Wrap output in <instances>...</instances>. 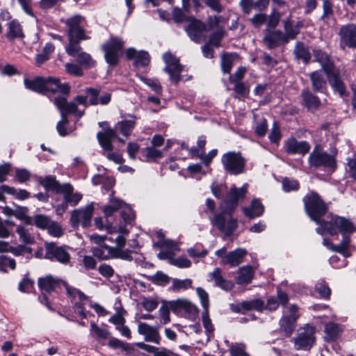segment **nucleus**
<instances>
[{"label": "nucleus", "instance_id": "39448f33", "mask_svg": "<svg viewBox=\"0 0 356 356\" xmlns=\"http://www.w3.org/2000/svg\"><path fill=\"white\" fill-rule=\"evenodd\" d=\"M25 87L31 90L39 92H60L67 94L70 87L66 83H61L59 79L55 77H36L34 79H24Z\"/></svg>", "mask_w": 356, "mask_h": 356}, {"label": "nucleus", "instance_id": "052dcab7", "mask_svg": "<svg viewBox=\"0 0 356 356\" xmlns=\"http://www.w3.org/2000/svg\"><path fill=\"white\" fill-rule=\"evenodd\" d=\"M46 229L50 235L57 238L61 236L63 234L61 227L53 220H51L50 225H48Z\"/></svg>", "mask_w": 356, "mask_h": 356}, {"label": "nucleus", "instance_id": "cd10ccee", "mask_svg": "<svg viewBox=\"0 0 356 356\" xmlns=\"http://www.w3.org/2000/svg\"><path fill=\"white\" fill-rule=\"evenodd\" d=\"M325 72L317 70L309 74L312 89L314 92H324L326 88V78Z\"/></svg>", "mask_w": 356, "mask_h": 356}, {"label": "nucleus", "instance_id": "e433bc0d", "mask_svg": "<svg viewBox=\"0 0 356 356\" xmlns=\"http://www.w3.org/2000/svg\"><path fill=\"white\" fill-rule=\"evenodd\" d=\"M243 209L245 216L251 219L261 216L264 212V207L257 200H253L250 207Z\"/></svg>", "mask_w": 356, "mask_h": 356}, {"label": "nucleus", "instance_id": "69168bd1", "mask_svg": "<svg viewBox=\"0 0 356 356\" xmlns=\"http://www.w3.org/2000/svg\"><path fill=\"white\" fill-rule=\"evenodd\" d=\"M66 72L73 76H81L83 75V70L79 65L74 63H66L65 65Z\"/></svg>", "mask_w": 356, "mask_h": 356}, {"label": "nucleus", "instance_id": "9d476101", "mask_svg": "<svg viewBox=\"0 0 356 356\" xmlns=\"http://www.w3.org/2000/svg\"><path fill=\"white\" fill-rule=\"evenodd\" d=\"M87 97L77 96L73 101L67 102V100L63 97H58L54 98V104L60 111L67 113L68 114H74L77 117L81 118L83 115V112L79 111L77 106L83 105L86 106Z\"/></svg>", "mask_w": 356, "mask_h": 356}, {"label": "nucleus", "instance_id": "5701e85b", "mask_svg": "<svg viewBox=\"0 0 356 356\" xmlns=\"http://www.w3.org/2000/svg\"><path fill=\"white\" fill-rule=\"evenodd\" d=\"M125 54L128 59L134 60V65L137 67L147 66L150 61L149 54L145 51H138L134 48H129Z\"/></svg>", "mask_w": 356, "mask_h": 356}, {"label": "nucleus", "instance_id": "8fccbe9b", "mask_svg": "<svg viewBox=\"0 0 356 356\" xmlns=\"http://www.w3.org/2000/svg\"><path fill=\"white\" fill-rule=\"evenodd\" d=\"M315 289L321 298L325 299L330 298L331 289L324 280L318 281L315 285Z\"/></svg>", "mask_w": 356, "mask_h": 356}, {"label": "nucleus", "instance_id": "09e8293b", "mask_svg": "<svg viewBox=\"0 0 356 356\" xmlns=\"http://www.w3.org/2000/svg\"><path fill=\"white\" fill-rule=\"evenodd\" d=\"M51 220L49 216L43 214H37L33 216L34 225L41 229H46Z\"/></svg>", "mask_w": 356, "mask_h": 356}, {"label": "nucleus", "instance_id": "49530a36", "mask_svg": "<svg viewBox=\"0 0 356 356\" xmlns=\"http://www.w3.org/2000/svg\"><path fill=\"white\" fill-rule=\"evenodd\" d=\"M62 284V289H65L67 295L72 298H78L80 300H85L87 299V296L79 289L70 286L66 282H63Z\"/></svg>", "mask_w": 356, "mask_h": 356}, {"label": "nucleus", "instance_id": "2eb2a0df", "mask_svg": "<svg viewBox=\"0 0 356 356\" xmlns=\"http://www.w3.org/2000/svg\"><path fill=\"white\" fill-rule=\"evenodd\" d=\"M188 37L196 43H202L207 38V26L199 20L193 19L185 28Z\"/></svg>", "mask_w": 356, "mask_h": 356}, {"label": "nucleus", "instance_id": "4d7b16f0", "mask_svg": "<svg viewBox=\"0 0 356 356\" xmlns=\"http://www.w3.org/2000/svg\"><path fill=\"white\" fill-rule=\"evenodd\" d=\"M202 321L203 326L207 334L209 335L210 334H212L214 330V327L212 324L211 320L209 316V310H205L202 312Z\"/></svg>", "mask_w": 356, "mask_h": 356}, {"label": "nucleus", "instance_id": "4c0bfd02", "mask_svg": "<svg viewBox=\"0 0 356 356\" xmlns=\"http://www.w3.org/2000/svg\"><path fill=\"white\" fill-rule=\"evenodd\" d=\"M90 332L91 336L99 342L107 339L111 335L108 330L100 327L95 322L90 323Z\"/></svg>", "mask_w": 356, "mask_h": 356}, {"label": "nucleus", "instance_id": "f704fd0d", "mask_svg": "<svg viewBox=\"0 0 356 356\" xmlns=\"http://www.w3.org/2000/svg\"><path fill=\"white\" fill-rule=\"evenodd\" d=\"M303 105L309 110L316 109L321 104L317 96L314 95L308 90H303L301 92Z\"/></svg>", "mask_w": 356, "mask_h": 356}, {"label": "nucleus", "instance_id": "f8f14e48", "mask_svg": "<svg viewBox=\"0 0 356 356\" xmlns=\"http://www.w3.org/2000/svg\"><path fill=\"white\" fill-rule=\"evenodd\" d=\"M44 258L66 265L70 262L71 256L66 246H58L54 243H46Z\"/></svg>", "mask_w": 356, "mask_h": 356}, {"label": "nucleus", "instance_id": "20e7f679", "mask_svg": "<svg viewBox=\"0 0 356 356\" xmlns=\"http://www.w3.org/2000/svg\"><path fill=\"white\" fill-rule=\"evenodd\" d=\"M316 222L320 225L316 231L321 235H323L325 232L332 236L337 235L338 232L342 235L356 232V227L350 220L339 216L331 214L330 220H321L318 218Z\"/></svg>", "mask_w": 356, "mask_h": 356}, {"label": "nucleus", "instance_id": "58836bf2", "mask_svg": "<svg viewBox=\"0 0 356 356\" xmlns=\"http://www.w3.org/2000/svg\"><path fill=\"white\" fill-rule=\"evenodd\" d=\"M309 163L316 167L334 168L336 166L334 157H309Z\"/></svg>", "mask_w": 356, "mask_h": 356}, {"label": "nucleus", "instance_id": "f257e3e1", "mask_svg": "<svg viewBox=\"0 0 356 356\" xmlns=\"http://www.w3.org/2000/svg\"><path fill=\"white\" fill-rule=\"evenodd\" d=\"M247 190V184L238 189L236 187L231 188L225 200L220 206L222 213L216 214L214 218L211 220L212 224L227 236L231 235L236 229L237 221L231 218L226 220L223 214H231L234 211L238 202L245 197Z\"/></svg>", "mask_w": 356, "mask_h": 356}, {"label": "nucleus", "instance_id": "ea45409f", "mask_svg": "<svg viewBox=\"0 0 356 356\" xmlns=\"http://www.w3.org/2000/svg\"><path fill=\"white\" fill-rule=\"evenodd\" d=\"M324 332L325 333V340L327 341H332L338 337L341 332V329L338 324L330 322L325 325Z\"/></svg>", "mask_w": 356, "mask_h": 356}, {"label": "nucleus", "instance_id": "774afa93", "mask_svg": "<svg viewBox=\"0 0 356 356\" xmlns=\"http://www.w3.org/2000/svg\"><path fill=\"white\" fill-rule=\"evenodd\" d=\"M233 65L232 59L230 56L224 54L221 58V67L224 73H230Z\"/></svg>", "mask_w": 356, "mask_h": 356}, {"label": "nucleus", "instance_id": "de8ad7c7", "mask_svg": "<svg viewBox=\"0 0 356 356\" xmlns=\"http://www.w3.org/2000/svg\"><path fill=\"white\" fill-rule=\"evenodd\" d=\"M294 54L297 58H301L304 62L307 63L310 58V53L303 43L298 42L294 48Z\"/></svg>", "mask_w": 356, "mask_h": 356}, {"label": "nucleus", "instance_id": "412c9836", "mask_svg": "<svg viewBox=\"0 0 356 356\" xmlns=\"http://www.w3.org/2000/svg\"><path fill=\"white\" fill-rule=\"evenodd\" d=\"M284 147L289 154H298L305 155L309 152L311 147L308 142L298 141L294 138H291L284 142Z\"/></svg>", "mask_w": 356, "mask_h": 356}, {"label": "nucleus", "instance_id": "7ed1b4c3", "mask_svg": "<svg viewBox=\"0 0 356 356\" xmlns=\"http://www.w3.org/2000/svg\"><path fill=\"white\" fill-rule=\"evenodd\" d=\"M131 120H123L115 124L114 129L108 127L97 135L98 141L101 147L106 150L111 151L113 149L112 143L115 138H118L117 131L124 136L129 137L135 127L136 117L130 115Z\"/></svg>", "mask_w": 356, "mask_h": 356}, {"label": "nucleus", "instance_id": "f03ea898", "mask_svg": "<svg viewBox=\"0 0 356 356\" xmlns=\"http://www.w3.org/2000/svg\"><path fill=\"white\" fill-rule=\"evenodd\" d=\"M67 26V33L69 43L65 47L67 54L74 56L81 50L79 42L90 38L86 34L85 29V17L80 15H75L63 21Z\"/></svg>", "mask_w": 356, "mask_h": 356}, {"label": "nucleus", "instance_id": "c9c22d12", "mask_svg": "<svg viewBox=\"0 0 356 356\" xmlns=\"http://www.w3.org/2000/svg\"><path fill=\"white\" fill-rule=\"evenodd\" d=\"M254 277V270L250 266H245L238 270L236 282L239 284L250 283Z\"/></svg>", "mask_w": 356, "mask_h": 356}, {"label": "nucleus", "instance_id": "5fc2aeb1", "mask_svg": "<svg viewBox=\"0 0 356 356\" xmlns=\"http://www.w3.org/2000/svg\"><path fill=\"white\" fill-rule=\"evenodd\" d=\"M121 216L126 224H131L135 219L134 211L127 204L121 211Z\"/></svg>", "mask_w": 356, "mask_h": 356}, {"label": "nucleus", "instance_id": "b1692460", "mask_svg": "<svg viewBox=\"0 0 356 356\" xmlns=\"http://www.w3.org/2000/svg\"><path fill=\"white\" fill-rule=\"evenodd\" d=\"M64 281L56 279L51 275L40 278L38 280V285L43 293H51L56 291L58 289H62V282Z\"/></svg>", "mask_w": 356, "mask_h": 356}, {"label": "nucleus", "instance_id": "338daca9", "mask_svg": "<svg viewBox=\"0 0 356 356\" xmlns=\"http://www.w3.org/2000/svg\"><path fill=\"white\" fill-rule=\"evenodd\" d=\"M170 264L179 268H188L191 265V262L186 257H179L178 258H172L170 260Z\"/></svg>", "mask_w": 356, "mask_h": 356}, {"label": "nucleus", "instance_id": "c85d7f7f", "mask_svg": "<svg viewBox=\"0 0 356 356\" xmlns=\"http://www.w3.org/2000/svg\"><path fill=\"white\" fill-rule=\"evenodd\" d=\"M223 163L227 171L232 174H239L243 172L244 161L243 157H226Z\"/></svg>", "mask_w": 356, "mask_h": 356}, {"label": "nucleus", "instance_id": "aec40b11", "mask_svg": "<svg viewBox=\"0 0 356 356\" xmlns=\"http://www.w3.org/2000/svg\"><path fill=\"white\" fill-rule=\"evenodd\" d=\"M73 186L70 184H64L60 194L63 195L62 203L63 211H65L68 204L76 205L82 199V195L79 193H74Z\"/></svg>", "mask_w": 356, "mask_h": 356}, {"label": "nucleus", "instance_id": "37998d69", "mask_svg": "<svg viewBox=\"0 0 356 356\" xmlns=\"http://www.w3.org/2000/svg\"><path fill=\"white\" fill-rule=\"evenodd\" d=\"M74 57H76V62L81 66L90 68L95 65V61L92 58L91 56L81 49L79 53H76Z\"/></svg>", "mask_w": 356, "mask_h": 356}, {"label": "nucleus", "instance_id": "603ef678", "mask_svg": "<svg viewBox=\"0 0 356 356\" xmlns=\"http://www.w3.org/2000/svg\"><path fill=\"white\" fill-rule=\"evenodd\" d=\"M225 35V31L222 27L218 29L217 31L211 35L209 42L216 47H220V42Z\"/></svg>", "mask_w": 356, "mask_h": 356}, {"label": "nucleus", "instance_id": "f3484780", "mask_svg": "<svg viewBox=\"0 0 356 356\" xmlns=\"http://www.w3.org/2000/svg\"><path fill=\"white\" fill-rule=\"evenodd\" d=\"M291 13L282 20L284 31L283 35L285 37V42L288 43L290 40L296 38L300 29L303 26V22L298 21L296 23L291 19Z\"/></svg>", "mask_w": 356, "mask_h": 356}, {"label": "nucleus", "instance_id": "ddd939ff", "mask_svg": "<svg viewBox=\"0 0 356 356\" xmlns=\"http://www.w3.org/2000/svg\"><path fill=\"white\" fill-rule=\"evenodd\" d=\"M339 45L342 49L346 47L356 49V24L349 23L343 25L339 31Z\"/></svg>", "mask_w": 356, "mask_h": 356}, {"label": "nucleus", "instance_id": "e2e57ef3", "mask_svg": "<svg viewBox=\"0 0 356 356\" xmlns=\"http://www.w3.org/2000/svg\"><path fill=\"white\" fill-rule=\"evenodd\" d=\"M143 308L147 312L154 310L159 305V302L152 298H143L141 301Z\"/></svg>", "mask_w": 356, "mask_h": 356}, {"label": "nucleus", "instance_id": "bb28decb", "mask_svg": "<svg viewBox=\"0 0 356 356\" xmlns=\"http://www.w3.org/2000/svg\"><path fill=\"white\" fill-rule=\"evenodd\" d=\"M327 76L329 78L330 86L335 92H337L342 98L347 97L348 96L346 87L339 77L337 72L334 70L330 75H327Z\"/></svg>", "mask_w": 356, "mask_h": 356}, {"label": "nucleus", "instance_id": "c03bdc74", "mask_svg": "<svg viewBox=\"0 0 356 356\" xmlns=\"http://www.w3.org/2000/svg\"><path fill=\"white\" fill-rule=\"evenodd\" d=\"M241 306L243 310L249 311L254 309L258 312H261L265 309L264 301L260 299H254L241 302Z\"/></svg>", "mask_w": 356, "mask_h": 356}, {"label": "nucleus", "instance_id": "680f3d73", "mask_svg": "<svg viewBox=\"0 0 356 356\" xmlns=\"http://www.w3.org/2000/svg\"><path fill=\"white\" fill-rule=\"evenodd\" d=\"M245 345L243 343L232 344L230 347L231 356H249L245 350Z\"/></svg>", "mask_w": 356, "mask_h": 356}, {"label": "nucleus", "instance_id": "2f4dec72", "mask_svg": "<svg viewBox=\"0 0 356 356\" xmlns=\"http://www.w3.org/2000/svg\"><path fill=\"white\" fill-rule=\"evenodd\" d=\"M38 181L46 190L51 191L56 193H60L63 184H60L54 176L49 175L44 178L40 177Z\"/></svg>", "mask_w": 356, "mask_h": 356}, {"label": "nucleus", "instance_id": "4be33fe9", "mask_svg": "<svg viewBox=\"0 0 356 356\" xmlns=\"http://www.w3.org/2000/svg\"><path fill=\"white\" fill-rule=\"evenodd\" d=\"M138 332L144 337L146 341L159 343L160 336L158 327L151 326L146 323L139 322L137 328Z\"/></svg>", "mask_w": 356, "mask_h": 356}, {"label": "nucleus", "instance_id": "473e14b6", "mask_svg": "<svg viewBox=\"0 0 356 356\" xmlns=\"http://www.w3.org/2000/svg\"><path fill=\"white\" fill-rule=\"evenodd\" d=\"M6 36L10 40L22 39L24 37L22 27L19 22L13 20L8 23V31Z\"/></svg>", "mask_w": 356, "mask_h": 356}, {"label": "nucleus", "instance_id": "a19ab883", "mask_svg": "<svg viewBox=\"0 0 356 356\" xmlns=\"http://www.w3.org/2000/svg\"><path fill=\"white\" fill-rule=\"evenodd\" d=\"M0 190L5 193H8L15 196L18 200H26L29 197L30 193L24 189H16L7 185H1Z\"/></svg>", "mask_w": 356, "mask_h": 356}, {"label": "nucleus", "instance_id": "13d9d810", "mask_svg": "<svg viewBox=\"0 0 356 356\" xmlns=\"http://www.w3.org/2000/svg\"><path fill=\"white\" fill-rule=\"evenodd\" d=\"M60 112L61 115V120L57 123L56 129L60 136H65L67 134L65 125L68 124V120L67 118V115H68V113H63L62 111Z\"/></svg>", "mask_w": 356, "mask_h": 356}, {"label": "nucleus", "instance_id": "72a5a7b5", "mask_svg": "<svg viewBox=\"0 0 356 356\" xmlns=\"http://www.w3.org/2000/svg\"><path fill=\"white\" fill-rule=\"evenodd\" d=\"M210 276L214 280L215 285L222 290L229 291L233 288V283L223 278L221 270L219 268H216L214 270L210 273Z\"/></svg>", "mask_w": 356, "mask_h": 356}, {"label": "nucleus", "instance_id": "423d86ee", "mask_svg": "<svg viewBox=\"0 0 356 356\" xmlns=\"http://www.w3.org/2000/svg\"><path fill=\"white\" fill-rule=\"evenodd\" d=\"M90 238L97 243H101L104 240L103 237L95 234L92 235ZM93 254L95 257L104 260L120 259L126 261H131L133 259V257L129 256V252L114 249L113 247L106 244H99V246L95 248Z\"/></svg>", "mask_w": 356, "mask_h": 356}, {"label": "nucleus", "instance_id": "bf43d9fd", "mask_svg": "<svg viewBox=\"0 0 356 356\" xmlns=\"http://www.w3.org/2000/svg\"><path fill=\"white\" fill-rule=\"evenodd\" d=\"M196 292L198 295V297L201 301V304L202 307L204 308V311L209 310V295L206 292L204 289L201 287H198L196 289Z\"/></svg>", "mask_w": 356, "mask_h": 356}, {"label": "nucleus", "instance_id": "4468645a", "mask_svg": "<svg viewBox=\"0 0 356 356\" xmlns=\"http://www.w3.org/2000/svg\"><path fill=\"white\" fill-rule=\"evenodd\" d=\"M93 211L92 203L87 205L85 208L73 211L70 218L72 227H77L80 224L83 227H88L90 225Z\"/></svg>", "mask_w": 356, "mask_h": 356}, {"label": "nucleus", "instance_id": "864d4df0", "mask_svg": "<svg viewBox=\"0 0 356 356\" xmlns=\"http://www.w3.org/2000/svg\"><path fill=\"white\" fill-rule=\"evenodd\" d=\"M192 281L190 279L177 280L175 279L172 281L171 289L172 291H179L180 289H186L191 287Z\"/></svg>", "mask_w": 356, "mask_h": 356}, {"label": "nucleus", "instance_id": "6ab92c4d", "mask_svg": "<svg viewBox=\"0 0 356 356\" xmlns=\"http://www.w3.org/2000/svg\"><path fill=\"white\" fill-rule=\"evenodd\" d=\"M350 234H345L343 236V238L341 243L338 245H334L327 238H324L323 240V245L325 246L330 251L338 252L341 254L345 258H348L350 257L351 254L348 251V248L350 245V239L348 235Z\"/></svg>", "mask_w": 356, "mask_h": 356}, {"label": "nucleus", "instance_id": "3c124183", "mask_svg": "<svg viewBox=\"0 0 356 356\" xmlns=\"http://www.w3.org/2000/svg\"><path fill=\"white\" fill-rule=\"evenodd\" d=\"M280 323V328L288 335H290L292 333L296 327V322L292 321L285 316L281 318Z\"/></svg>", "mask_w": 356, "mask_h": 356}, {"label": "nucleus", "instance_id": "c756f323", "mask_svg": "<svg viewBox=\"0 0 356 356\" xmlns=\"http://www.w3.org/2000/svg\"><path fill=\"white\" fill-rule=\"evenodd\" d=\"M288 301L289 297L287 294L285 292L278 289L277 298L270 297L268 298L265 309H267L270 311H275L278 308L280 304L282 306H285Z\"/></svg>", "mask_w": 356, "mask_h": 356}, {"label": "nucleus", "instance_id": "1a4fd4ad", "mask_svg": "<svg viewBox=\"0 0 356 356\" xmlns=\"http://www.w3.org/2000/svg\"><path fill=\"white\" fill-rule=\"evenodd\" d=\"M124 42L119 38L111 37L102 44V49L104 52L106 61L110 65H116L122 53Z\"/></svg>", "mask_w": 356, "mask_h": 356}, {"label": "nucleus", "instance_id": "6e6d98bb", "mask_svg": "<svg viewBox=\"0 0 356 356\" xmlns=\"http://www.w3.org/2000/svg\"><path fill=\"white\" fill-rule=\"evenodd\" d=\"M141 81L148 86L154 92L159 93L162 90V86L159 82L158 79H147L143 76H140Z\"/></svg>", "mask_w": 356, "mask_h": 356}, {"label": "nucleus", "instance_id": "a18cd8bd", "mask_svg": "<svg viewBox=\"0 0 356 356\" xmlns=\"http://www.w3.org/2000/svg\"><path fill=\"white\" fill-rule=\"evenodd\" d=\"M234 83V91L238 98H247L250 93V86L243 81L235 82Z\"/></svg>", "mask_w": 356, "mask_h": 356}, {"label": "nucleus", "instance_id": "9b49d317", "mask_svg": "<svg viewBox=\"0 0 356 356\" xmlns=\"http://www.w3.org/2000/svg\"><path fill=\"white\" fill-rule=\"evenodd\" d=\"M163 59L165 64L163 70L170 76L172 83L177 84L181 80V73L184 71V66L179 63V60L170 52L163 55Z\"/></svg>", "mask_w": 356, "mask_h": 356}, {"label": "nucleus", "instance_id": "6e6552de", "mask_svg": "<svg viewBox=\"0 0 356 356\" xmlns=\"http://www.w3.org/2000/svg\"><path fill=\"white\" fill-rule=\"evenodd\" d=\"M305 209L311 218L315 222H318L327 211V207L321 197L316 193H311L304 197Z\"/></svg>", "mask_w": 356, "mask_h": 356}, {"label": "nucleus", "instance_id": "79ce46f5", "mask_svg": "<svg viewBox=\"0 0 356 356\" xmlns=\"http://www.w3.org/2000/svg\"><path fill=\"white\" fill-rule=\"evenodd\" d=\"M16 232L19 236V240L25 244H33L35 241V236L30 232V229L26 226L18 225Z\"/></svg>", "mask_w": 356, "mask_h": 356}, {"label": "nucleus", "instance_id": "a211bd4d", "mask_svg": "<svg viewBox=\"0 0 356 356\" xmlns=\"http://www.w3.org/2000/svg\"><path fill=\"white\" fill-rule=\"evenodd\" d=\"M285 39L283 32L280 30L269 29L264 30L263 42L268 49H275L282 44H286Z\"/></svg>", "mask_w": 356, "mask_h": 356}, {"label": "nucleus", "instance_id": "dca6fc26", "mask_svg": "<svg viewBox=\"0 0 356 356\" xmlns=\"http://www.w3.org/2000/svg\"><path fill=\"white\" fill-rule=\"evenodd\" d=\"M168 305L170 309L175 313L179 314L184 312L188 317L197 315L198 312L196 306L186 299H177L176 300L169 301Z\"/></svg>", "mask_w": 356, "mask_h": 356}, {"label": "nucleus", "instance_id": "0e129e2a", "mask_svg": "<svg viewBox=\"0 0 356 356\" xmlns=\"http://www.w3.org/2000/svg\"><path fill=\"white\" fill-rule=\"evenodd\" d=\"M86 93L90 97L89 102L91 105L99 104L98 96L100 93V90L99 89L93 88H87L86 89Z\"/></svg>", "mask_w": 356, "mask_h": 356}, {"label": "nucleus", "instance_id": "a878e982", "mask_svg": "<svg viewBox=\"0 0 356 356\" xmlns=\"http://www.w3.org/2000/svg\"><path fill=\"white\" fill-rule=\"evenodd\" d=\"M314 56L315 60L321 64L326 75H330L335 70L333 63L331 61L329 55L325 52L320 49H316L314 51Z\"/></svg>", "mask_w": 356, "mask_h": 356}, {"label": "nucleus", "instance_id": "393cba45", "mask_svg": "<svg viewBox=\"0 0 356 356\" xmlns=\"http://www.w3.org/2000/svg\"><path fill=\"white\" fill-rule=\"evenodd\" d=\"M247 254L246 250L243 248H237L229 253L225 257L221 264L229 265L231 267H235L241 264L244 257Z\"/></svg>", "mask_w": 356, "mask_h": 356}, {"label": "nucleus", "instance_id": "0eeeda50", "mask_svg": "<svg viewBox=\"0 0 356 356\" xmlns=\"http://www.w3.org/2000/svg\"><path fill=\"white\" fill-rule=\"evenodd\" d=\"M315 326L306 324L298 330L297 335L293 339L294 348L296 350H309L316 341Z\"/></svg>", "mask_w": 356, "mask_h": 356}, {"label": "nucleus", "instance_id": "7c9ffc66", "mask_svg": "<svg viewBox=\"0 0 356 356\" xmlns=\"http://www.w3.org/2000/svg\"><path fill=\"white\" fill-rule=\"evenodd\" d=\"M125 204H126L122 200L114 196V191H111L108 204L104 207L103 211L105 216L108 217L112 216L113 213L118 210H122Z\"/></svg>", "mask_w": 356, "mask_h": 356}]
</instances>
